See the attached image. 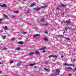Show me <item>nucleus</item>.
<instances>
[{
  "label": "nucleus",
  "mask_w": 76,
  "mask_h": 76,
  "mask_svg": "<svg viewBox=\"0 0 76 76\" xmlns=\"http://www.w3.org/2000/svg\"><path fill=\"white\" fill-rule=\"evenodd\" d=\"M2 20V19H0V23H1V21Z\"/></svg>",
  "instance_id": "7c9ffc66"
},
{
  "label": "nucleus",
  "mask_w": 76,
  "mask_h": 76,
  "mask_svg": "<svg viewBox=\"0 0 76 76\" xmlns=\"http://www.w3.org/2000/svg\"><path fill=\"white\" fill-rule=\"evenodd\" d=\"M20 48L19 47H18V48L16 49V50H20Z\"/></svg>",
  "instance_id": "5701e85b"
},
{
  "label": "nucleus",
  "mask_w": 76,
  "mask_h": 76,
  "mask_svg": "<svg viewBox=\"0 0 76 76\" xmlns=\"http://www.w3.org/2000/svg\"><path fill=\"white\" fill-rule=\"evenodd\" d=\"M60 38H64V36L63 35H60Z\"/></svg>",
  "instance_id": "412c9836"
},
{
  "label": "nucleus",
  "mask_w": 76,
  "mask_h": 76,
  "mask_svg": "<svg viewBox=\"0 0 76 76\" xmlns=\"http://www.w3.org/2000/svg\"><path fill=\"white\" fill-rule=\"evenodd\" d=\"M60 73V70H59L58 69H56V72L55 73V75L57 76L58 74H59Z\"/></svg>",
  "instance_id": "f03ea898"
},
{
  "label": "nucleus",
  "mask_w": 76,
  "mask_h": 76,
  "mask_svg": "<svg viewBox=\"0 0 76 76\" xmlns=\"http://www.w3.org/2000/svg\"><path fill=\"white\" fill-rule=\"evenodd\" d=\"M51 57H55V58H57V56H55V55H50L48 56L49 58H51Z\"/></svg>",
  "instance_id": "7ed1b4c3"
},
{
  "label": "nucleus",
  "mask_w": 76,
  "mask_h": 76,
  "mask_svg": "<svg viewBox=\"0 0 76 76\" xmlns=\"http://www.w3.org/2000/svg\"><path fill=\"white\" fill-rule=\"evenodd\" d=\"M45 64H48V62L47 61H46L45 62Z\"/></svg>",
  "instance_id": "2f4dec72"
},
{
  "label": "nucleus",
  "mask_w": 76,
  "mask_h": 76,
  "mask_svg": "<svg viewBox=\"0 0 76 76\" xmlns=\"http://www.w3.org/2000/svg\"><path fill=\"white\" fill-rule=\"evenodd\" d=\"M2 6V5H1V4H0V6H1V7Z\"/></svg>",
  "instance_id": "09e8293b"
},
{
  "label": "nucleus",
  "mask_w": 76,
  "mask_h": 76,
  "mask_svg": "<svg viewBox=\"0 0 76 76\" xmlns=\"http://www.w3.org/2000/svg\"><path fill=\"white\" fill-rule=\"evenodd\" d=\"M35 4H31L30 5V7H33V6H35Z\"/></svg>",
  "instance_id": "9b49d317"
},
{
  "label": "nucleus",
  "mask_w": 76,
  "mask_h": 76,
  "mask_svg": "<svg viewBox=\"0 0 76 76\" xmlns=\"http://www.w3.org/2000/svg\"><path fill=\"white\" fill-rule=\"evenodd\" d=\"M15 13H18V11H15Z\"/></svg>",
  "instance_id": "c9c22d12"
},
{
  "label": "nucleus",
  "mask_w": 76,
  "mask_h": 76,
  "mask_svg": "<svg viewBox=\"0 0 76 76\" xmlns=\"http://www.w3.org/2000/svg\"><path fill=\"white\" fill-rule=\"evenodd\" d=\"M74 71H76V66L75 67V69L74 70Z\"/></svg>",
  "instance_id": "58836bf2"
},
{
  "label": "nucleus",
  "mask_w": 76,
  "mask_h": 76,
  "mask_svg": "<svg viewBox=\"0 0 76 76\" xmlns=\"http://www.w3.org/2000/svg\"><path fill=\"white\" fill-rule=\"evenodd\" d=\"M4 29L5 30H7L8 28H7V26H5L4 27Z\"/></svg>",
  "instance_id": "ddd939ff"
},
{
  "label": "nucleus",
  "mask_w": 76,
  "mask_h": 76,
  "mask_svg": "<svg viewBox=\"0 0 76 76\" xmlns=\"http://www.w3.org/2000/svg\"><path fill=\"white\" fill-rule=\"evenodd\" d=\"M64 33H65V31H64V32H63V34H64Z\"/></svg>",
  "instance_id": "8fccbe9b"
},
{
  "label": "nucleus",
  "mask_w": 76,
  "mask_h": 76,
  "mask_svg": "<svg viewBox=\"0 0 76 76\" xmlns=\"http://www.w3.org/2000/svg\"><path fill=\"white\" fill-rule=\"evenodd\" d=\"M19 44H23V42H18Z\"/></svg>",
  "instance_id": "2eb2a0df"
},
{
  "label": "nucleus",
  "mask_w": 76,
  "mask_h": 76,
  "mask_svg": "<svg viewBox=\"0 0 76 76\" xmlns=\"http://www.w3.org/2000/svg\"><path fill=\"white\" fill-rule=\"evenodd\" d=\"M29 12H26V13L27 14H28V13H29Z\"/></svg>",
  "instance_id": "4c0bfd02"
},
{
  "label": "nucleus",
  "mask_w": 76,
  "mask_h": 76,
  "mask_svg": "<svg viewBox=\"0 0 76 76\" xmlns=\"http://www.w3.org/2000/svg\"><path fill=\"white\" fill-rule=\"evenodd\" d=\"M65 38L67 41H69V40H70V39L69 38Z\"/></svg>",
  "instance_id": "f3484780"
},
{
  "label": "nucleus",
  "mask_w": 76,
  "mask_h": 76,
  "mask_svg": "<svg viewBox=\"0 0 76 76\" xmlns=\"http://www.w3.org/2000/svg\"><path fill=\"white\" fill-rule=\"evenodd\" d=\"M68 28H70L69 27H66V28H65V31H67V30Z\"/></svg>",
  "instance_id": "dca6fc26"
},
{
  "label": "nucleus",
  "mask_w": 76,
  "mask_h": 76,
  "mask_svg": "<svg viewBox=\"0 0 76 76\" xmlns=\"http://www.w3.org/2000/svg\"><path fill=\"white\" fill-rule=\"evenodd\" d=\"M69 76H72V74H70L69 75Z\"/></svg>",
  "instance_id": "a19ab883"
},
{
  "label": "nucleus",
  "mask_w": 76,
  "mask_h": 76,
  "mask_svg": "<svg viewBox=\"0 0 76 76\" xmlns=\"http://www.w3.org/2000/svg\"><path fill=\"white\" fill-rule=\"evenodd\" d=\"M12 18H15V16H12Z\"/></svg>",
  "instance_id": "473e14b6"
},
{
  "label": "nucleus",
  "mask_w": 76,
  "mask_h": 76,
  "mask_svg": "<svg viewBox=\"0 0 76 76\" xmlns=\"http://www.w3.org/2000/svg\"><path fill=\"white\" fill-rule=\"evenodd\" d=\"M61 22V23H63V22Z\"/></svg>",
  "instance_id": "6e6d98bb"
},
{
  "label": "nucleus",
  "mask_w": 76,
  "mask_h": 76,
  "mask_svg": "<svg viewBox=\"0 0 76 76\" xmlns=\"http://www.w3.org/2000/svg\"><path fill=\"white\" fill-rule=\"evenodd\" d=\"M7 7V5L5 4H3L1 6L2 7Z\"/></svg>",
  "instance_id": "423d86ee"
},
{
  "label": "nucleus",
  "mask_w": 76,
  "mask_h": 76,
  "mask_svg": "<svg viewBox=\"0 0 76 76\" xmlns=\"http://www.w3.org/2000/svg\"><path fill=\"white\" fill-rule=\"evenodd\" d=\"M44 70H45V71H46V72H50V70L46 68H44Z\"/></svg>",
  "instance_id": "20e7f679"
},
{
  "label": "nucleus",
  "mask_w": 76,
  "mask_h": 76,
  "mask_svg": "<svg viewBox=\"0 0 76 76\" xmlns=\"http://www.w3.org/2000/svg\"><path fill=\"white\" fill-rule=\"evenodd\" d=\"M63 57H64V56H61V58H63Z\"/></svg>",
  "instance_id": "e433bc0d"
},
{
  "label": "nucleus",
  "mask_w": 76,
  "mask_h": 76,
  "mask_svg": "<svg viewBox=\"0 0 76 76\" xmlns=\"http://www.w3.org/2000/svg\"><path fill=\"white\" fill-rule=\"evenodd\" d=\"M34 54V53L32 52V53H31L29 54V55H30L31 56V55H32V54Z\"/></svg>",
  "instance_id": "aec40b11"
},
{
  "label": "nucleus",
  "mask_w": 76,
  "mask_h": 76,
  "mask_svg": "<svg viewBox=\"0 0 76 76\" xmlns=\"http://www.w3.org/2000/svg\"><path fill=\"white\" fill-rule=\"evenodd\" d=\"M72 64H69V66H72Z\"/></svg>",
  "instance_id": "cd10ccee"
},
{
  "label": "nucleus",
  "mask_w": 76,
  "mask_h": 76,
  "mask_svg": "<svg viewBox=\"0 0 76 76\" xmlns=\"http://www.w3.org/2000/svg\"><path fill=\"white\" fill-rule=\"evenodd\" d=\"M13 61H10V64H12V63Z\"/></svg>",
  "instance_id": "b1692460"
},
{
  "label": "nucleus",
  "mask_w": 76,
  "mask_h": 76,
  "mask_svg": "<svg viewBox=\"0 0 76 76\" xmlns=\"http://www.w3.org/2000/svg\"><path fill=\"white\" fill-rule=\"evenodd\" d=\"M75 66V65L72 64V66Z\"/></svg>",
  "instance_id": "a18cd8bd"
},
{
  "label": "nucleus",
  "mask_w": 76,
  "mask_h": 76,
  "mask_svg": "<svg viewBox=\"0 0 76 76\" xmlns=\"http://www.w3.org/2000/svg\"><path fill=\"white\" fill-rule=\"evenodd\" d=\"M48 23H46L45 24V25H46V26H48Z\"/></svg>",
  "instance_id": "f704fd0d"
},
{
  "label": "nucleus",
  "mask_w": 76,
  "mask_h": 76,
  "mask_svg": "<svg viewBox=\"0 0 76 76\" xmlns=\"http://www.w3.org/2000/svg\"><path fill=\"white\" fill-rule=\"evenodd\" d=\"M5 49H6L5 48H4V50H5Z\"/></svg>",
  "instance_id": "603ef678"
},
{
  "label": "nucleus",
  "mask_w": 76,
  "mask_h": 76,
  "mask_svg": "<svg viewBox=\"0 0 76 76\" xmlns=\"http://www.w3.org/2000/svg\"><path fill=\"white\" fill-rule=\"evenodd\" d=\"M66 6V5H64V4H62L61 5V6H63V7H65Z\"/></svg>",
  "instance_id": "4be33fe9"
},
{
  "label": "nucleus",
  "mask_w": 76,
  "mask_h": 76,
  "mask_svg": "<svg viewBox=\"0 0 76 76\" xmlns=\"http://www.w3.org/2000/svg\"><path fill=\"white\" fill-rule=\"evenodd\" d=\"M35 54H36V55H37L39 54V53L38 51H35Z\"/></svg>",
  "instance_id": "9d476101"
},
{
  "label": "nucleus",
  "mask_w": 76,
  "mask_h": 76,
  "mask_svg": "<svg viewBox=\"0 0 76 76\" xmlns=\"http://www.w3.org/2000/svg\"><path fill=\"white\" fill-rule=\"evenodd\" d=\"M67 69H69V70H72V68L71 67H68V68H67Z\"/></svg>",
  "instance_id": "a211bd4d"
},
{
  "label": "nucleus",
  "mask_w": 76,
  "mask_h": 76,
  "mask_svg": "<svg viewBox=\"0 0 76 76\" xmlns=\"http://www.w3.org/2000/svg\"><path fill=\"white\" fill-rule=\"evenodd\" d=\"M18 33H19V32H18Z\"/></svg>",
  "instance_id": "4d7b16f0"
},
{
  "label": "nucleus",
  "mask_w": 76,
  "mask_h": 76,
  "mask_svg": "<svg viewBox=\"0 0 76 76\" xmlns=\"http://www.w3.org/2000/svg\"><path fill=\"white\" fill-rule=\"evenodd\" d=\"M66 12H67V11H66Z\"/></svg>",
  "instance_id": "bf43d9fd"
},
{
  "label": "nucleus",
  "mask_w": 76,
  "mask_h": 76,
  "mask_svg": "<svg viewBox=\"0 0 76 76\" xmlns=\"http://www.w3.org/2000/svg\"><path fill=\"white\" fill-rule=\"evenodd\" d=\"M0 64H2V63L0 62Z\"/></svg>",
  "instance_id": "37998d69"
},
{
  "label": "nucleus",
  "mask_w": 76,
  "mask_h": 76,
  "mask_svg": "<svg viewBox=\"0 0 76 76\" xmlns=\"http://www.w3.org/2000/svg\"><path fill=\"white\" fill-rule=\"evenodd\" d=\"M26 56H24V57H26Z\"/></svg>",
  "instance_id": "5fc2aeb1"
},
{
  "label": "nucleus",
  "mask_w": 76,
  "mask_h": 76,
  "mask_svg": "<svg viewBox=\"0 0 76 76\" xmlns=\"http://www.w3.org/2000/svg\"><path fill=\"white\" fill-rule=\"evenodd\" d=\"M54 76V75L53 74H52L51 75V76Z\"/></svg>",
  "instance_id": "72a5a7b5"
},
{
  "label": "nucleus",
  "mask_w": 76,
  "mask_h": 76,
  "mask_svg": "<svg viewBox=\"0 0 76 76\" xmlns=\"http://www.w3.org/2000/svg\"><path fill=\"white\" fill-rule=\"evenodd\" d=\"M56 10H60V9L58 8H56Z\"/></svg>",
  "instance_id": "c756f323"
},
{
  "label": "nucleus",
  "mask_w": 76,
  "mask_h": 76,
  "mask_svg": "<svg viewBox=\"0 0 76 76\" xmlns=\"http://www.w3.org/2000/svg\"><path fill=\"white\" fill-rule=\"evenodd\" d=\"M23 34H26V33L25 32H24L23 33Z\"/></svg>",
  "instance_id": "c85d7f7f"
},
{
  "label": "nucleus",
  "mask_w": 76,
  "mask_h": 76,
  "mask_svg": "<svg viewBox=\"0 0 76 76\" xmlns=\"http://www.w3.org/2000/svg\"><path fill=\"white\" fill-rule=\"evenodd\" d=\"M17 65H18V66H20V64H17Z\"/></svg>",
  "instance_id": "ea45409f"
},
{
  "label": "nucleus",
  "mask_w": 76,
  "mask_h": 76,
  "mask_svg": "<svg viewBox=\"0 0 76 76\" xmlns=\"http://www.w3.org/2000/svg\"><path fill=\"white\" fill-rule=\"evenodd\" d=\"M73 61H75V59H74L73 60Z\"/></svg>",
  "instance_id": "79ce46f5"
},
{
  "label": "nucleus",
  "mask_w": 76,
  "mask_h": 76,
  "mask_svg": "<svg viewBox=\"0 0 76 76\" xmlns=\"http://www.w3.org/2000/svg\"><path fill=\"white\" fill-rule=\"evenodd\" d=\"M34 68H35V69H36V68H37V67L35 66V67H34Z\"/></svg>",
  "instance_id": "de8ad7c7"
},
{
  "label": "nucleus",
  "mask_w": 76,
  "mask_h": 76,
  "mask_svg": "<svg viewBox=\"0 0 76 76\" xmlns=\"http://www.w3.org/2000/svg\"><path fill=\"white\" fill-rule=\"evenodd\" d=\"M39 36V34H37L36 35H33V37L34 38H35V37H38Z\"/></svg>",
  "instance_id": "6e6552de"
},
{
  "label": "nucleus",
  "mask_w": 76,
  "mask_h": 76,
  "mask_svg": "<svg viewBox=\"0 0 76 76\" xmlns=\"http://www.w3.org/2000/svg\"><path fill=\"white\" fill-rule=\"evenodd\" d=\"M62 15H64V13H62Z\"/></svg>",
  "instance_id": "864d4df0"
},
{
  "label": "nucleus",
  "mask_w": 76,
  "mask_h": 76,
  "mask_svg": "<svg viewBox=\"0 0 76 76\" xmlns=\"http://www.w3.org/2000/svg\"><path fill=\"white\" fill-rule=\"evenodd\" d=\"M47 7V5H46L43 6H42L39 7L38 8H34V10H36V11H38V10H39L41 9H43L44 8H45Z\"/></svg>",
  "instance_id": "f257e3e1"
},
{
  "label": "nucleus",
  "mask_w": 76,
  "mask_h": 76,
  "mask_svg": "<svg viewBox=\"0 0 76 76\" xmlns=\"http://www.w3.org/2000/svg\"><path fill=\"white\" fill-rule=\"evenodd\" d=\"M1 73V71H0V74Z\"/></svg>",
  "instance_id": "3c124183"
},
{
  "label": "nucleus",
  "mask_w": 76,
  "mask_h": 76,
  "mask_svg": "<svg viewBox=\"0 0 76 76\" xmlns=\"http://www.w3.org/2000/svg\"><path fill=\"white\" fill-rule=\"evenodd\" d=\"M66 22L67 23L68 25H70V23H71L70 21L69 20L66 21Z\"/></svg>",
  "instance_id": "39448f33"
},
{
  "label": "nucleus",
  "mask_w": 76,
  "mask_h": 76,
  "mask_svg": "<svg viewBox=\"0 0 76 76\" xmlns=\"http://www.w3.org/2000/svg\"><path fill=\"white\" fill-rule=\"evenodd\" d=\"M25 0V1H26V0Z\"/></svg>",
  "instance_id": "13d9d810"
},
{
  "label": "nucleus",
  "mask_w": 76,
  "mask_h": 76,
  "mask_svg": "<svg viewBox=\"0 0 76 76\" xmlns=\"http://www.w3.org/2000/svg\"><path fill=\"white\" fill-rule=\"evenodd\" d=\"M2 39H4L6 38V35L3 36H2Z\"/></svg>",
  "instance_id": "f8f14e48"
},
{
  "label": "nucleus",
  "mask_w": 76,
  "mask_h": 76,
  "mask_svg": "<svg viewBox=\"0 0 76 76\" xmlns=\"http://www.w3.org/2000/svg\"><path fill=\"white\" fill-rule=\"evenodd\" d=\"M45 33L46 34H48V32H47V31H45Z\"/></svg>",
  "instance_id": "a878e982"
},
{
  "label": "nucleus",
  "mask_w": 76,
  "mask_h": 76,
  "mask_svg": "<svg viewBox=\"0 0 76 76\" xmlns=\"http://www.w3.org/2000/svg\"><path fill=\"white\" fill-rule=\"evenodd\" d=\"M35 64H32L30 65V66H34Z\"/></svg>",
  "instance_id": "bb28decb"
},
{
  "label": "nucleus",
  "mask_w": 76,
  "mask_h": 76,
  "mask_svg": "<svg viewBox=\"0 0 76 76\" xmlns=\"http://www.w3.org/2000/svg\"><path fill=\"white\" fill-rule=\"evenodd\" d=\"M63 65L64 66H69V64H67V63H66L64 64Z\"/></svg>",
  "instance_id": "4468645a"
},
{
  "label": "nucleus",
  "mask_w": 76,
  "mask_h": 76,
  "mask_svg": "<svg viewBox=\"0 0 76 76\" xmlns=\"http://www.w3.org/2000/svg\"><path fill=\"white\" fill-rule=\"evenodd\" d=\"M43 52H44V53H45V51L43 50Z\"/></svg>",
  "instance_id": "c03bdc74"
},
{
  "label": "nucleus",
  "mask_w": 76,
  "mask_h": 76,
  "mask_svg": "<svg viewBox=\"0 0 76 76\" xmlns=\"http://www.w3.org/2000/svg\"><path fill=\"white\" fill-rule=\"evenodd\" d=\"M46 48V47H43V48H42L40 49V50H45Z\"/></svg>",
  "instance_id": "0eeeda50"
},
{
  "label": "nucleus",
  "mask_w": 76,
  "mask_h": 76,
  "mask_svg": "<svg viewBox=\"0 0 76 76\" xmlns=\"http://www.w3.org/2000/svg\"><path fill=\"white\" fill-rule=\"evenodd\" d=\"M44 20V19L43 18L42 20H41V21L42 22H43Z\"/></svg>",
  "instance_id": "393cba45"
},
{
  "label": "nucleus",
  "mask_w": 76,
  "mask_h": 76,
  "mask_svg": "<svg viewBox=\"0 0 76 76\" xmlns=\"http://www.w3.org/2000/svg\"><path fill=\"white\" fill-rule=\"evenodd\" d=\"M12 40H14V38H12Z\"/></svg>",
  "instance_id": "49530a36"
},
{
  "label": "nucleus",
  "mask_w": 76,
  "mask_h": 76,
  "mask_svg": "<svg viewBox=\"0 0 76 76\" xmlns=\"http://www.w3.org/2000/svg\"><path fill=\"white\" fill-rule=\"evenodd\" d=\"M4 18H8V17L6 15H4Z\"/></svg>",
  "instance_id": "6ab92c4d"
},
{
  "label": "nucleus",
  "mask_w": 76,
  "mask_h": 76,
  "mask_svg": "<svg viewBox=\"0 0 76 76\" xmlns=\"http://www.w3.org/2000/svg\"><path fill=\"white\" fill-rule=\"evenodd\" d=\"M43 39L44 40H45V41H48V39H47L46 37H43Z\"/></svg>",
  "instance_id": "1a4fd4ad"
}]
</instances>
